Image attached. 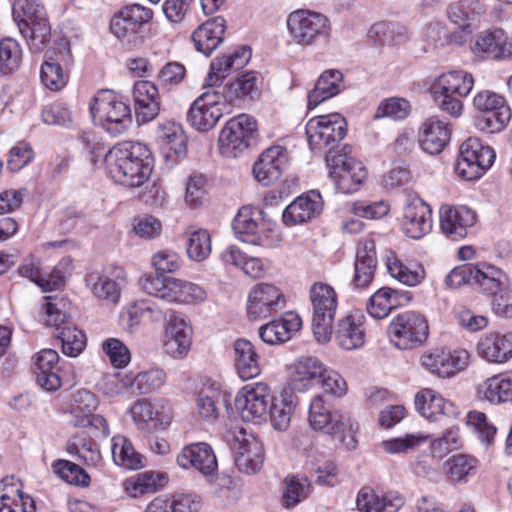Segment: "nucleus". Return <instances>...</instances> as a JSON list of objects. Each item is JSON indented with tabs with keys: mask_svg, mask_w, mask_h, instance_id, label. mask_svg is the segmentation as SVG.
Wrapping results in <instances>:
<instances>
[{
	"mask_svg": "<svg viewBox=\"0 0 512 512\" xmlns=\"http://www.w3.org/2000/svg\"><path fill=\"white\" fill-rule=\"evenodd\" d=\"M301 324L302 321L297 314L288 312L280 319L262 325L259 328V337L270 345L284 343L301 328Z\"/></svg>",
	"mask_w": 512,
	"mask_h": 512,
	"instance_id": "ea45409f",
	"label": "nucleus"
},
{
	"mask_svg": "<svg viewBox=\"0 0 512 512\" xmlns=\"http://www.w3.org/2000/svg\"><path fill=\"white\" fill-rule=\"evenodd\" d=\"M130 413L137 428L142 431L151 432L164 429L167 425L159 418V413L154 409L152 403L146 399L137 400L131 407Z\"/></svg>",
	"mask_w": 512,
	"mask_h": 512,
	"instance_id": "5fc2aeb1",
	"label": "nucleus"
},
{
	"mask_svg": "<svg viewBox=\"0 0 512 512\" xmlns=\"http://www.w3.org/2000/svg\"><path fill=\"white\" fill-rule=\"evenodd\" d=\"M177 464L183 469H194L204 476L213 475L218 468L212 447L205 442L186 445L177 456Z\"/></svg>",
	"mask_w": 512,
	"mask_h": 512,
	"instance_id": "5701e85b",
	"label": "nucleus"
},
{
	"mask_svg": "<svg viewBox=\"0 0 512 512\" xmlns=\"http://www.w3.org/2000/svg\"><path fill=\"white\" fill-rule=\"evenodd\" d=\"M23 29L25 37L27 32L30 33L27 41L30 50L33 52L43 51L50 42L51 27L47 16L23 26Z\"/></svg>",
	"mask_w": 512,
	"mask_h": 512,
	"instance_id": "338daca9",
	"label": "nucleus"
},
{
	"mask_svg": "<svg viewBox=\"0 0 512 512\" xmlns=\"http://www.w3.org/2000/svg\"><path fill=\"white\" fill-rule=\"evenodd\" d=\"M257 82V74L253 71L243 73L234 81L227 82L224 86L229 104L242 106L252 101L258 94Z\"/></svg>",
	"mask_w": 512,
	"mask_h": 512,
	"instance_id": "09e8293b",
	"label": "nucleus"
},
{
	"mask_svg": "<svg viewBox=\"0 0 512 512\" xmlns=\"http://www.w3.org/2000/svg\"><path fill=\"white\" fill-rule=\"evenodd\" d=\"M330 178L338 192H356L367 177L363 163L351 156V147L344 145L339 151L330 150L326 156Z\"/></svg>",
	"mask_w": 512,
	"mask_h": 512,
	"instance_id": "0eeeda50",
	"label": "nucleus"
},
{
	"mask_svg": "<svg viewBox=\"0 0 512 512\" xmlns=\"http://www.w3.org/2000/svg\"><path fill=\"white\" fill-rule=\"evenodd\" d=\"M347 123L339 113L311 118L306 124V135L310 149L315 154L326 156L330 150L337 151L335 144L346 135Z\"/></svg>",
	"mask_w": 512,
	"mask_h": 512,
	"instance_id": "6e6552de",
	"label": "nucleus"
},
{
	"mask_svg": "<svg viewBox=\"0 0 512 512\" xmlns=\"http://www.w3.org/2000/svg\"><path fill=\"white\" fill-rule=\"evenodd\" d=\"M257 137V122L247 114L228 120L219 135V149L225 157H238Z\"/></svg>",
	"mask_w": 512,
	"mask_h": 512,
	"instance_id": "9b49d317",
	"label": "nucleus"
},
{
	"mask_svg": "<svg viewBox=\"0 0 512 512\" xmlns=\"http://www.w3.org/2000/svg\"><path fill=\"white\" fill-rule=\"evenodd\" d=\"M271 398L267 384L258 382L246 385L235 397V407L244 421L259 423L268 415Z\"/></svg>",
	"mask_w": 512,
	"mask_h": 512,
	"instance_id": "ddd939ff",
	"label": "nucleus"
},
{
	"mask_svg": "<svg viewBox=\"0 0 512 512\" xmlns=\"http://www.w3.org/2000/svg\"><path fill=\"white\" fill-rule=\"evenodd\" d=\"M343 89V75L339 70H326L318 78L315 87L308 93L309 110L330 99Z\"/></svg>",
	"mask_w": 512,
	"mask_h": 512,
	"instance_id": "c03bdc74",
	"label": "nucleus"
},
{
	"mask_svg": "<svg viewBox=\"0 0 512 512\" xmlns=\"http://www.w3.org/2000/svg\"><path fill=\"white\" fill-rule=\"evenodd\" d=\"M206 297V291L198 284L172 277L168 285L166 302L194 304L203 302Z\"/></svg>",
	"mask_w": 512,
	"mask_h": 512,
	"instance_id": "603ef678",
	"label": "nucleus"
},
{
	"mask_svg": "<svg viewBox=\"0 0 512 512\" xmlns=\"http://www.w3.org/2000/svg\"><path fill=\"white\" fill-rule=\"evenodd\" d=\"M386 267L391 277L406 286L419 285L425 278L424 267L415 261L404 262L394 252H389Z\"/></svg>",
	"mask_w": 512,
	"mask_h": 512,
	"instance_id": "a18cd8bd",
	"label": "nucleus"
},
{
	"mask_svg": "<svg viewBox=\"0 0 512 512\" xmlns=\"http://www.w3.org/2000/svg\"><path fill=\"white\" fill-rule=\"evenodd\" d=\"M45 300L44 325L55 328V335L61 341L65 355L77 357L86 346L84 332L73 325L70 316L63 310V299L47 296Z\"/></svg>",
	"mask_w": 512,
	"mask_h": 512,
	"instance_id": "20e7f679",
	"label": "nucleus"
},
{
	"mask_svg": "<svg viewBox=\"0 0 512 512\" xmlns=\"http://www.w3.org/2000/svg\"><path fill=\"white\" fill-rule=\"evenodd\" d=\"M289 152L280 145L265 149L253 165V176L262 186H270L276 182L287 169Z\"/></svg>",
	"mask_w": 512,
	"mask_h": 512,
	"instance_id": "412c9836",
	"label": "nucleus"
},
{
	"mask_svg": "<svg viewBox=\"0 0 512 512\" xmlns=\"http://www.w3.org/2000/svg\"><path fill=\"white\" fill-rule=\"evenodd\" d=\"M432 209L421 198L415 197L404 207L402 230L412 239H421L432 230Z\"/></svg>",
	"mask_w": 512,
	"mask_h": 512,
	"instance_id": "b1692460",
	"label": "nucleus"
},
{
	"mask_svg": "<svg viewBox=\"0 0 512 512\" xmlns=\"http://www.w3.org/2000/svg\"><path fill=\"white\" fill-rule=\"evenodd\" d=\"M323 209V200L318 191L298 196L283 211L282 220L287 226L306 223L320 215Z\"/></svg>",
	"mask_w": 512,
	"mask_h": 512,
	"instance_id": "a878e982",
	"label": "nucleus"
},
{
	"mask_svg": "<svg viewBox=\"0 0 512 512\" xmlns=\"http://www.w3.org/2000/svg\"><path fill=\"white\" fill-rule=\"evenodd\" d=\"M58 361L59 355L53 349H43L36 356V380L46 391H55L61 386Z\"/></svg>",
	"mask_w": 512,
	"mask_h": 512,
	"instance_id": "79ce46f5",
	"label": "nucleus"
},
{
	"mask_svg": "<svg viewBox=\"0 0 512 512\" xmlns=\"http://www.w3.org/2000/svg\"><path fill=\"white\" fill-rule=\"evenodd\" d=\"M479 460L469 454H455L444 464L445 473L453 484H464L474 477L479 468Z\"/></svg>",
	"mask_w": 512,
	"mask_h": 512,
	"instance_id": "3c124183",
	"label": "nucleus"
},
{
	"mask_svg": "<svg viewBox=\"0 0 512 512\" xmlns=\"http://www.w3.org/2000/svg\"><path fill=\"white\" fill-rule=\"evenodd\" d=\"M153 11L140 4L127 5L110 20L111 33L125 46H141L148 33Z\"/></svg>",
	"mask_w": 512,
	"mask_h": 512,
	"instance_id": "39448f33",
	"label": "nucleus"
},
{
	"mask_svg": "<svg viewBox=\"0 0 512 512\" xmlns=\"http://www.w3.org/2000/svg\"><path fill=\"white\" fill-rule=\"evenodd\" d=\"M285 305L282 291L270 283L256 284L249 292L247 300V314L252 319L269 317L278 312Z\"/></svg>",
	"mask_w": 512,
	"mask_h": 512,
	"instance_id": "aec40b11",
	"label": "nucleus"
},
{
	"mask_svg": "<svg viewBox=\"0 0 512 512\" xmlns=\"http://www.w3.org/2000/svg\"><path fill=\"white\" fill-rule=\"evenodd\" d=\"M101 389L109 397L135 395L133 372H116L107 374L102 381Z\"/></svg>",
	"mask_w": 512,
	"mask_h": 512,
	"instance_id": "680f3d73",
	"label": "nucleus"
},
{
	"mask_svg": "<svg viewBox=\"0 0 512 512\" xmlns=\"http://www.w3.org/2000/svg\"><path fill=\"white\" fill-rule=\"evenodd\" d=\"M477 350L489 362H506L512 357V334H488L480 339Z\"/></svg>",
	"mask_w": 512,
	"mask_h": 512,
	"instance_id": "37998d69",
	"label": "nucleus"
},
{
	"mask_svg": "<svg viewBox=\"0 0 512 512\" xmlns=\"http://www.w3.org/2000/svg\"><path fill=\"white\" fill-rule=\"evenodd\" d=\"M485 399L490 403L499 404L512 400V372L495 375L487 379L483 386Z\"/></svg>",
	"mask_w": 512,
	"mask_h": 512,
	"instance_id": "4d7b16f0",
	"label": "nucleus"
},
{
	"mask_svg": "<svg viewBox=\"0 0 512 512\" xmlns=\"http://www.w3.org/2000/svg\"><path fill=\"white\" fill-rule=\"evenodd\" d=\"M227 392L218 381L208 380L197 392L195 398V409L198 415L207 422H214L220 415V402L226 404L230 398Z\"/></svg>",
	"mask_w": 512,
	"mask_h": 512,
	"instance_id": "bb28decb",
	"label": "nucleus"
},
{
	"mask_svg": "<svg viewBox=\"0 0 512 512\" xmlns=\"http://www.w3.org/2000/svg\"><path fill=\"white\" fill-rule=\"evenodd\" d=\"M365 317L360 311H354L341 318L336 326L335 339L345 350H354L365 343Z\"/></svg>",
	"mask_w": 512,
	"mask_h": 512,
	"instance_id": "72a5a7b5",
	"label": "nucleus"
},
{
	"mask_svg": "<svg viewBox=\"0 0 512 512\" xmlns=\"http://www.w3.org/2000/svg\"><path fill=\"white\" fill-rule=\"evenodd\" d=\"M296 404L297 396L290 390H284L279 398H271L268 414L274 429L278 431L288 429Z\"/></svg>",
	"mask_w": 512,
	"mask_h": 512,
	"instance_id": "8fccbe9b",
	"label": "nucleus"
},
{
	"mask_svg": "<svg viewBox=\"0 0 512 512\" xmlns=\"http://www.w3.org/2000/svg\"><path fill=\"white\" fill-rule=\"evenodd\" d=\"M470 355L465 349L445 351L435 349L421 357L422 365L430 372L442 378H449L466 369Z\"/></svg>",
	"mask_w": 512,
	"mask_h": 512,
	"instance_id": "4be33fe9",
	"label": "nucleus"
},
{
	"mask_svg": "<svg viewBox=\"0 0 512 512\" xmlns=\"http://www.w3.org/2000/svg\"><path fill=\"white\" fill-rule=\"evenodd\" d=\"M13 16L24 34L23 26L46 17V11L38 0H17L13 5Z\"/></svg>",
	"mask_w": 512,
	"mask_h": 512,
	"instance_id": "69168bd1",
	"label": "nucleus"
},
{
	"mask_svg": "<svg viewBox=\"0 0 512 512\" xmlns=\"http://www.w3.org/2000/svg\"><path fill=\"white\" fill-rule=\"evenodd\" d=\"M225 30L226 21L223 17L217 16L207 20L192 33L195 49L205 56H210L222 43Z\"/></svg>",
	"mask_w": 512,
	"mask_h": 512,
	"instance_id": "4c0bfd02",
	"label": "nucleus"
},
{
	"mask_svg": "<svg viewBox=\"0 0 512 512\" xmlns=\"http://www.w3.org/2000/svg\"><path fill=\"white\" fill-rule=\"evenodd\" d=\"M262 211L251 206H243L232 221L236 237L245 243L268 247L269 237L264 229Z\"/></svg>",
	"mask_w": 512,
	"mask_h": 512,
	"instance_id": "a211bd4d",
	"label": "nucleus"
},
{
	"mask_svg": "<svg viewBox=\"0 0 512 512\" xmlns=\"http://www.w3.org/2000/svg\"><path fill=\"white\" fill-rule=\"evenodd\" d=\"M287 27L294 41L300 45H311L329 34L328 18L308 10L292 12L287 19Z\"/></svg>",
	"mask_w": 512,
	"mask_h": 512,
	"instance_id": "f8f14e48",
	"label": "nucleus"
},
{
	"mask_svg": "<svg viewBox=\"0 0 512 512\" xmlns=\"http://www.w3.org/2000/svg\"><path fill=\"white\" fill-rule=\"evenodd\" d=\"M308 420L314 430L335 436L347 428L350 432L357 428V423L348 414L332 413L325 405L321 395L313 397L308 411Z\"/></svg>",
	"mask_w": 512,
	"mask_h": 512,
	"instance_id": "2eb2a0df",
	"label": "nucleus"
},
{
	"mask_svg": "<svg viewBox=\"0 0 512 512\" xmlns=\"http://www.w3.org/2000/svg\"><path fill=\"white\" fill-rule=\"evenodd\" d=\"M377 267L375 242L373 239L359 241L351 286L355 290L366 289L373 281Z\"/></svg>",
	"mask_w": 512,
	"mask_h": 512,
	"instance_id": "cd10ccee",
	"label": "nucleus"
},
{
	"mask_svg": "<svg viewBox=\"0 0 512 512\" xmlns=\"http://www.w3.org/2000/svg\"><path fill=\"white\" fill-rule=\"evenodd\" d=\"M66 451L88 467H98L102 461L97 443L86 432L74 434L67 442Z\"/></svg>",
	"mask_w": 512,
	"mask_h": 512,
	"instance_id": "49530a36",
	"label": "nucleus"
},
{
	"mask_svg": "<svg viewBox=\"0 0 512 512\" xmlns=\"http://www.w3.org/2000/svg\"><path fill=\"white\" fill-rule=\"evenodd\" d=\"M170 310L162 307L158 302L142 299L134 302L128 309L132 324L143 322H161L166 320Z\"/></svg>",
	"mask_w": 512,
	"mask_h": 512,
	"instance_id": "6e6d98bb",
	"label": "nucleus"
},
{
	"mask_svg": "<svg viewBox=\"0 0 512 512\" xmlns=\"http://www.w3.org/2000/svg\"><path fill=\"white\" fill-rule=\"evenodd\" d=\"M234 366L242 380H249L261 373L259 355L247 339L239 338L233 344Z\"/></svg>",
	"mask_w": 512,
	"mask_h": 512,
	"instance_id": "a19ab883",
	"label": "nucleus"
},
{
	"mask_svg": "<svg viewBox=\"0 0 512 512\" xmlns=\"http://www.w3.org/2000/svg\"><path fill=\"white\" fill-rule=\"evenodd\" d=\"M447 13L450 21L460 29V33L452 35V40L462 44L472 32V24L485 13V5L480 0H460L451 4Z\"/></svg>",
	"mask_w": 512,
	"mask_h": 512,
	"instance_id": "393cba45",
	"label": "nucleus"
},
{
	"mask_svg": "<svg viewBox=\"0 0 512 512\" xmlns=\"http://www.w3.org/2000/svg\"><path fill=\"white\" fill-rule=\"evenodd\" d=\"M474 86L472 74L464 70H453L441 74L431 91L437 106L452 117H459L463 111L462 98L468 96Z\"/></svg>",
	"mask_w": 512,
	"mask_h": 512,
	"instance_id": "7ed1b4c3",
	"label": "nucleus"
},
{
	"mask_svg": "<svg viewBox=\"0 0 512 512\" xmlns=\"http://www.w3.org/2000/svg\"><path fill=\"white\" fill-rule=\"evenodd\" d=\"M312 305V331L316 341L325 344L330 341L333 323L338 307L335 289L324 282H314L309 289Z\"/></svg>",
	"mask_w": 512,
	"mask_h": 512,
	"instance_id": "423d86ee",
	"label": "nucleus"
},
{
	"mask_svg": "<svg viewBox=\"0 0 512 512\" xmlns=\"http://www.w3.org/2000/svg\"><path fill=\"white\" fill-rule=\"evenodd\" d=\"M22 61V48L18 41L6 37L0 41V76L16 71Z\"/></svg>",
	"mask_w": 512,
	"mask_h": 512,
	"instance_id": "0e129e2a",
	"label": "nucleus"
},
{
	"mask_svg": "<svg viewBox=\"0 0 512 512\" xmlns=\"http://www.w3.org/2000/svg\"><path fill=\"white\" fill-rule=\"evenodd\" d=\"M52 469L54 473L68 484L87 487L90 484L89 474L78 464L65 460L58 459L53 461Z\"/></svg>",
	"mask_w": 512,
	"mask_h": 512,
	"instance_id": "052dcab7",
	"label": "nucleus"
},
{
	"mask_svg": "<svg viewBox=\"0 0 512 512\" xmlns=\"http://www.w3.org/2000/svg\"><path fill=\"white\" fill-rule=\"evenodd\" d=\"M105 167L108 175L127 187H140L150 177L153 157L143 143L125 141L113 146L105 154Z\"/></svg>",
	"mask_w": 512,
	"mask_h": 512,
	"instance_id": "f257e3e1",
	"label": "nucleus"
},
{
	"mask_svg": "<svg viewBox=\"0 0 512 512\" xmlns=\"http://www.w3.org/2000/svg\"><path fill=\"white\" fill-rule=\"evenodd\" d=\"M283 506L291 509L304 501L311 493V484L304 476L291 475L284 480Z\"/></svg>",
	"mask_w": 512,
	"mask_h": 512,
	"instance_id": "bf43d9fd",
	"label": "nucleus"
},
{
	"mask_svg": "<svg viewBox=\"0 0 512 512\" xmlns=\"http://www.w3.org/2000/svg\"><path fill=\"white\" fill-rule=\"evenodd\" d=\"M222 116L223 112L220 110H211L192 103L187 113V120L196 130L205 132L212 129Z\"/></svg>",
	"mask_w": 512,
	"mask_h": 512,
	"instance_id": "774afa93",
	"label": "nucleus"
},
{
	"mask_svg": "<svg viewBox=\"0 0 512 512\" xmlns=\"http://www.w3.org/2000/svg\"><path fill=\"white\" fill-rule=\"evenodd\" d=\"M251 58V49L243 46L232 54L215 58L210 64L208 81H223L231 70H240L247 65Z\"/></svg>",
	"mask_w": 512,
	"mask_h": 512,
	"instance_id": "de8ad7c7",
	"label": "nucleus"
},
{
	"mask_svg": "<svg viewBox=\"0 0 512 512\" xmlns=\"http://www.w3.org/2000/svg\"><path fill=\"white\" fill-rule=\"evenodd\" d=\"M416 410L430 421H438L439 416L455 418L459 408L451 401L445 400L433 389H423L415 396Z\"/></svg>",
	"mask_w": 512,
	"mask_h": 512,
	"instance_id": "2f4dec72",
	"label": "nucleus"
},
{
	"mask_svg": "<svg viewBox=\"0 0 512 512\" xmlns=\"http://www.w3.org/2000/svg\"><path fill=\"white\" fill-rule=\"evenodd\" d=\"M391 342L401 350L421 346L428 338L429 326L424 315L405 311L395 316L388 326Z\"/></svg>",
	"mask_w": 512,
	"mask_h": 512,
	"instance_id": "1a4fd4ad",
	"label": "nucleus"
},
{
	"mask_svg": "<svg viewBox=\"0 0 512 512\" xmlns=\"http://www.w3.org/2000/svg\"><path fill=\"white\" fill-rule=\"evenodd\" d=\"M223 81H215L210 83L208 76L205 79L203 89L205 90L193 104H198L203 107L210 108L211 110H220L224 113V109L229 103L226 98L225 86L222 85Z\"/></svg>",
	"mask_w": 512,
	"mask_h": 512,
	"instance_id": "e2e57ef3",
	"label": "nucleus"
},
{
	"mask_svg": "<svg viewBox=\"0 0 512 512\" xmlns=\"http://www.w3.org/2000/svg\"><path fill=\"white\" fill-rule=\"evenodd\" d=\"M440 230L452 241L464 239L477 221V214L465 205L444 204L439 210Z\"/></svg>",
	"mask_w": 512,
	"mask_h": 512,
	"instance_id": "6ab92c4d",
	"label": "nucleus"
},
{
	"mask_svg": "<svg viewBox=\"0 0 512 512\" xmlns=\"http://www.w3.org/2000/svg\"><path fill=\"white\" fill-rule=\"evenodd\" d=\"M133 99L137 121L146 123L153 120L159 113V92L156 85L147 80L135 82Z\"/></svg>",
	"mask_w": 512,
	"mask_h": 512,
	"instance_id": "f704fd0d",
	"label": "nucleus"
},
{
	"mask_svg": "<svg viewBox=\"0 0 512 512\" xmlns=\"http://www.w3.org/2000/svg\"><path fill=\"white\" fill-rule=\"evenodd\" d=\"M85 281L96 298L116 304L119 301L122 288L127 284V276L124 268L108 266L101 272L89 273Z\"/></svg>",
	"mask_w": 512,
	"mask_h": 512,
	"instance_id": "4468645a",
	"label": "nucleus"
},
{
	"mask_svg": "<svg viewBox=\"0 0 512 512\" xmlns=\"http://www.w3.org/2000/svg\"><path fill=\"white\" fill-rule=\"evenodd\" d=\"M156 139L166 159L176 160L186 155L187 138L182 127L175 122L160 125Z\"/></svg>",
	"mask_w": 512,
	"mask_h": 512,
	"instance_id": "58836bf2",
	"label": "nucleus"
},
{
	"mask_svg": "<svg viewBox=\"0 0 512 512\" xmlns=\"http://www.w3.org/2000/svg\"><path fill=\"white\" fill-rule=\"evenodd\" d=\"M57 45L56 57H48L40 69L41 82L51 91H60L67 85L69 67L73 63L69 42L62 39Z\"/></svg>",
	"mask_w": 512,
	"mask_h": 512,
	"instance_id": "dca6fc26",
	"label": "nucleus"
},
{
	"mask_svg": "<svg viewBox=\"0 0 512 512\" xmlns=\"http://www.w3.org/2000/svg\"><path fill=\"white\" fill-rule=\"evenodd\" d=\"M111 442L112 458L116 465L128 470H137L144 466L142 455L135 450L127 437L116 435Z\"/></svg>",
	"mask_w": 512,
	"mask_h": 512,
	"instance_id": "864d4df0",
	"label": "nucleus"
},
{
	"mask_svg": "<svg viewBox=\"0 0 512 512\" xmlns=\"http://www.w3.org/2000/svg\"><path fill=\"white\" fill-rule=\"evenodd\" d=\"M495 151L480 139L470 137L460 146L456 174L466 181L479 179L494 163Z\"/></svg>",
	"mask_w": 512,
	"mask_h": 512,
	"instance_id": "9d476101",
	"label": "nucleus"
},
{
	"mask_svg": "<svg viewBox=\"0 0 512 512\" xmlns=\"http://www.w3.org/2000/svg\"><path fill=\"white\" fill-rule=\"evenodd\" d=\"M450 124L438 116L427 118L418 132L419 145L428 154L436 155L443 151L451 139Z\"/></svg>",
	"mask_w": 512,
	"mask_h": 512,
	"instance_id": "c85d7f7f",
	"label": "nucleus"
},
{
	"mask_svg": "<svg viewBox=\"0 0 512 512\" xmlns=\"http://www.w3.org/2000/svg\"><path fill=\"white\" fill-rule=\"evenodd\" d=\"M474 52L481 54L486 59H510L512 58V43L508 41L504 30H486L477 36Z\"/></svg>",
	"mask_w": 512,
	"mask_h": 512,
	"instance_id": "e433bc0d",
	"label": "nucleus"
},
{
	"mask_svg": "<svg viewBox=\"0 0 512 512\" xmlns=\"http://www.w3.org/2000/svg\"><path fill=\"white\" fill-rule=\"evenodd\" d=\"M186 252L195 262L206 260L211 254V237L207 230L189 228L186 231Z\"/></svg>",
	"mask_w": 512,
	"mask_h": 512,
	"instance_id": "13d9d810",
	"label": "nucleus"
},
{
	"mask_svg": "<svg viewBox=\"0 0 512 512\" xmlns=\"http://www.w3.org/2000/svg\"><path fill=\"white\" fill-rule=\"evenodd\" d=\"M325 365L316 357H300L293 365L290 376L289 390L291 392H304L320 384Z\"/></svg>",
	"mask_w": 512,
	"mask_h": 512,
	"instance_id": "7c9ffc66",
	"label": "nucleus"
},
{
	"mask_svg": "<svg viewBox=\"0 0 512 512\" xmlns=\"http://www.w3.org/2000/svg\"><path fill=\"white\" fill-rule=\"evenodd\" d=\"M474 287L482 294L491 296L493 300L507 290L509 278L500 268L486 262L474 265Z\"/></svg>",
	"mask_w": 512,
	"mask_h": 512,
	"instance_id": "c9c22d12",
	"label": "nucleus"
},
{
	"mask_svg": "<svg viewBox=\"0 0 512 512\" xmlns=\"http://www.w3.org/2000/svg\"><path fill=\"white\" fill-rule=\"evenodd\" d=\"M411 301V293L406 290L382 287L367 302V312L375 319L387 317L392 310L407 305Z\"/></svg>",
	"mask_w": 512,
	"mask_h": 512,
	"instance_id": "473e14b6",
	"label": "nucleus"
},
{
	"mask_svg": "<svg viewBox=\"0 0 512 512\" xmlns=\"http://www.w3.org/2000/svg\"><path fill=\"white\" fill-rule=\"evenodd\" d=\"M191 343V326L184 318L170 315L163 337L165 352L173 358H181L188 353Z\"/></svg>",
	"mask_w": 512,
	"mask_h": 512,
	"instance_id": "c756f323",
	"label": "nucleus"
},
{
	"mask_svg": "<svg viewBox=\"0 0 512 512\" xmlns=\"http://www.w3.org/2000/svg\"><path fill=\"white\" fill-rule=\"evenodd\" d=\"M237 468L246 474L257 472L263 464V446L252 433L243 429L234 433L231 442Z\"/></svg>",
	"mask_w": 512,
	"mask_h": 512,
	"instance_id": "f3484780",
	"label": "nucleus"
},
{
	"mask_svg": "<svg viewBox=\"0 0 512 512\" xmlns=\"http://www.w3.org/2000/svg\"><path fill=\"white\" fill-rule=\"evenodd\" d=\"M93 121L111 136L123 134L132 124L129 105L111 90H100L89 104Z\"/></svg>",
	"mask_w": 512,
	"mask_h": 512,
	"instance_id": "f03ea898",
	"label": "nucleus"
}]
</instances>
